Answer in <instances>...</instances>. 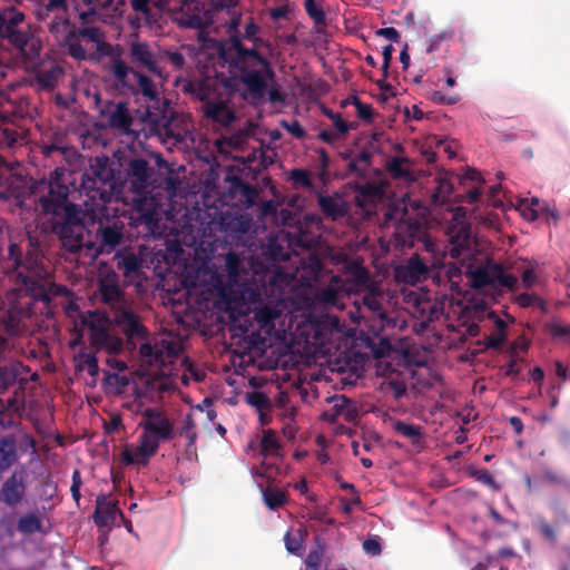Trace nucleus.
Wrapping results in <instances>:
<instances>
[{"mask_svg":"<svg viewBox=\"0 0 570 570\" xmlns=\"http://www.w3.org/2000/svg\"><path fill=\"white\" fill-rule=\"evenodd\" d=\"M39 206L43 215L50 216L52 233L70 253L86 247L96 255H108L122 243L125 225L110 215L107 205L91 204L82 209L70 202L69 187L58 180L49 184Z\"/></svg>","mask_w":570,"mask_h":570,"instance_id":"f257e3e1","label":"nucleus"},{"mask_svg":"<svg viewBox=\"0 0 570 570\" xmlns=\"http://www.w3.org/2000/svg\"><path fill=\"white\" fill-rule=\"evenodd\" d=\"M219 56L235 77L226 78L224 86L234 89L238 79L253 98H262L275 78L271 61L256 48H246L238 36H232L227 48L219 49Z\"/></svg>","mask_w":570,"mask_h":570,"instance_id":"f03ea898","label":"nucleus"},{"mask_svg":"<svg viewBox=\"0 0 570 570\" xmlns=\"http://www.w3.org/2000/svg\"><path fill=\"white\" fill-rule=\"evenodd\" d=\"M81 188L92 204L107 205L112 198H117L121 193V183L115 163L105 155L91 158L82 175Z\"/></svg>","mask_w":570,"mask_h":570,"instance_id":"7ed1b4c3","label":"nucleus"},{"mask_svg":"<svg viewBox=\"0 0 570 570\" xmlns=\"http://www.w3.org/2000/svg\"><path fill=\"white\" fill-rule=\"evenodd\" d=\"M138 94L153 102L147 106L141 117L145 124L144 129H147L150 135H168L174 112L170 110L166 100L160 101L154 81L139 70L135 73V87L130 95Z\"/></svg>","mask_w":570,"mask_h":570,"instance_id":"20e7f679","label":"nucleus"},{"mask_svg":"<svg viewBox=\"0 0 570 570\" xmlns=\"http://www.w3.org/2000/svg\"><path fill=\"white\" fill-rule=\"evenodd\" d=\"M8 261L11 263L8 269L16 272L19 293L30 296L36 302L49 303L50 291L46 283L39 277L40 267L37 257L27 256L22 261V253L17 244L9 246Z\"/></svg>","mask_w":570,"mask_h":570,"instance_id":"39448f33","label":"nucleus"},{"mask_svg":"<svg viewBox=\"0 0 570 570\" xmlns=\"http://www.w3.org/2000/svg\"><path fill=\"white\" fill-rule=\"evenodd\" d=\"M66 46L68 55L78 61L99 60L111 52V45L105 40V33L97 26L71 30Z\"/></svg>","mask_w":570,"mask_h":570,"instance_id":"423d86ee","label":"nucleus"},{"mask_svg":"<svg viewBox=\"0 0 570 570\" xmlns=\"http://www.w3.org/2000/svg\"><path fill=\"white\" fill-rule=\"evenodd\" d=\"M250 314L244 321L243 332L254 345H265L275 332V321L281 311L275 306L259 305Z\"/></svg>","mask_w":570,"mask_h":570,"instance_id":"0eeeda50","label":"nucleus"},{"mask_svg":"<svg viewBox=\"0 0 570 570\" xmlns=\"http://www.w3.org/2000/svg\"><path fill=\"white\" fill-rule=\"evenodd\" d=\"M468 276L474 288L482 289L487 287H504L510 291L517 288L518 278L508 274L499 264H487L482 267L468 271Z\"/></svg>","mask_w":570,"mask_h":570,"instance_id":"6e6552de","label":"nucleus"},{"mask_svg":"<svg viewBox=\"0 0 570 570\" xmlns=\"http://www.w3.org/2000/svg\"><path fill=\"white\" fill-rule=\"evenodd\" d=\"M141 421L139 428L142 429L140 435H146L157 442L170 441L175 436L174 423L165 412L159 407H146L141 411Z\"/></svg>","mask_w":570,"mask_h":570,"instance_id":"1a4fd4ad","label":"nucleus"},{"mask_svg":"<svg viewBox=\"0 0 570 570\" xmlns=\"http://www.w3.org/2000/svg\"><path fill=\"white\" fill-rule=\"evenodd\" d=\"M196 95L204 101V115L213 122L229 126L235 120V114L228 104L222 99L212 98L210 81L205 80L197 85Z\"/></svg>","mask_w":570,"mask_h":570,"instance_id":"9d476101","label":"nucleus"},{"mask_svg":"<svg viewBox=\"0 0 570 570\" xmlns=\"http://www.w3.org/2000/svg\"><path fill=\"white\" fill-rule=\"evenodd\" d=\"M175 21L181 28L205 30L212 23L210 11L205 0H181L179 10L175 13Z\"/></svg>","mask_w":570,"mask_h":570,"instance_id":"9b49d317","label":"nucleus"},{"mask_svg":"<svg viewBox=\"0 0 570 570\" xmlns=\"http://www.w3.org/2000/svg\"><path fill=\"white\" fill-rule=\"evenodd\" d=\"M114 323L121 330L129 350H136L137 343L148 337V330L138 314L128 306L117 309L112 316Z\"/></svg>","mask_w":570,"mask_h":570,"instance_id":"f8f14e48","label":"nucleus"},{"mask_svg":"<svg viewBox=\"0 0 570 570\" xmlns=\"http://www.w3.org/2000/svg\"><path fill=\"white\" fill-rule=\"evenodd\" d=\"M326 278H328V284L316 288L314 293L315 301L326 308L343 309L352 287L338 275L331 274Z\"/></svg>","mask_w":570,"mask_h":570,"instance_id":"ddd939ff","label":"nucleus"},{"mask_svg":"<svg viewBox=\"0 0 570 570\" xmlns=\"http://www.w3.org/2000/svg\"><path fill=\"white\" fill-rule=\"evenodd\" d=\"M154 174V168L149 161L141 158H131L126 167V178L130 185L132 193L142 195L150 186V178Z\"/></svg>","mask_w":570,"mask_h":570,"instance_id":"4468645a","label":"nucleus"},{"mask_svg":"<svg viewBox=\"0 0 570 570\" xmlns=\"http://www.w3.org/2000/svg\"><path fill=\"white\" fill-rule=\"evenodd\" d=\"M98 291L101 302L108 305L114 311V313H116L117 309L126 307L128 304L126 295L119 286L118 277L116 274H110L102 277L99 281Z\"/></svg>","mask_w":570,"mask_h":570,"instance_id":"2eb2a0df","label":"nucleus"},{"mask_svg":"<svg viewBox=\"0 0 570 570\" xmlns=\"http://www.w3.org/2000/svg\"><path fill=\"white\" fill-rule=\"evenodd\" d=\"M425 236V228L416 219H400L395 225L394 243L401 249L412 248Z\"/></svg>","mask_w":570,"mask_h":570,"instance_id":"dca6fc26","label":"nucleus"},{"mask_svg":"<svg viewBox=\"0 0 570 570\" xmlns=\"http://www.w3.org/2000/svg\"><path fill=\"white\" fill-rule=\"evenodd\" d=\"M157 442L146 435H139L138 445L135 449L126 448L121 453L122 462L126 465H147L150 459L157 453Z\"/></svg>","mask_w":570,"mask_h":570,"instance_id":"f3484780","label":"nucleus"},{"mask_svg":"<svg viewBox=\"0 0 570 570\" xmlns=\"http://www.w3.org/2000/svg\"><path fill=\"white\" fill-rule=\"evenodd\" d=\"M26 491L27 485L23 476L13 472L0 488V502L14 509L24 501Z\"/></svg>","mask_w":570,"mask_h":570,"instance_id":"a211bd4d","label":"nucleus"},{"mask_svg":"<svg viewBox=\"0 0 570 570\" xmlns=\"http://www.w3.org/2000/svg\"><path fill=\"white\" fill-rule=\"evenodd\" d=\"M332 403L331 409L323 412L322 417L330 422L335 423L338 419L343 417L346 422H353L357 416V410L354 402L347 396L334 395L328 399Z\"/></svg>","mask_w":570,"mask_h":570,"instance_id":"6ab92c4d","label":"nucleus"},{"mask_svg":"<svg viewBox=\"0 0 570 570\" xmlns=\"http://www.w3.org/2000/svg\"><path fill=\"white\" fill-rule=\"evenodd\" d=\"M116 267L122 273L127 282H139L142 277L144 259L140 255L125 250L118 253L115 257Z\"/></svg>","mask_w":570,"mask_h":570,"instance_id":"aec40b11","label":"nucleus"},{"mask_svg":"<svg viewBox=\"0 0 570 570\" xmlns=\"http://www.w3.org/2000/svg\"><path fill=\"white\" fill-rule=\"evenodd\" d=\"M396 277L407 284H416L425 281L430 275L429 265L423 262L419 254L411 256L406 263L395 271Z\"/></svg>","mask_w":570,"mask_h":570,"instance_id":"412c9836","label":"nucleus"},{"mask_svg":"<svg viewBox=\"0 0 570 570\" xmlns=\"http://www.w3.org/2000/svg\"><path fill=\"white\" fill-rule=\"evenodd\" d=\"M122 517V512L117 507V502L106 494H100L96 499L94 512V522L97 527H111L116 522L117 515Z\"/></svg>","mask_w":570,"mask_h":570,"instance_id":"4be33fe9","label":"nucleus"},{"mask_svg":"<svg viewBox=\"0 0 570 570\" xmlns=\"http://www.w3.org/2000/svg\"><path fill=\"white\" fill-rule=\"evenodd\" d=\"M110 72L115 79V87L121 94H130L135 87V73L137 70L129 67L121 58L111 60Z\"/></svg>","mask_w":570,"mask_h":570,"instance_id":"5701e85b","label":"nucleus"},{"mask_svg":"<svg viewBox=\"0 0 570 570\" xmlns=\"http://www.w3.org/2000/svg\"><path fill=\"white\" fill-rule=\"evenodd\" d=\"M130 62L137 68H144L154 75H160V69L154 52L146 42H134L129 48Z\"/></svg>","mask_w":570,"mask_h":570,"instance_id":"b1692460","label":"nucleus"},{"mask_svg":"<svg viewBox=\"0 0 570 570\" xmlns=\"http://www.w3.org/2000/svg\"><path fill=\"white\" fill-rule=\"evenodd\" d=\"M63 76V69L55 63H43L35 70V82L39 89L52 91Z\"/></svg>","mask_w":570,"mask_h":570,"instance_id":"393cba45","label":"nucleus"},{"mask_svg":"<svg viewBox=\"0 0 570 570\" xmlns=\"http://www.w3.org/2000/svg\"><path fill=\"white\" fill-rule=\"evenodd\" d=\"M90 328L92 344L106 350L109 354H118L122 351V338L110 334L104 326H96L91 324Z\"/></svg>","mask_w":570,"mask_h":570,"instance_id":"a878e982","label":"nucleus"},{"mask_svg":"<svg viewBox=\"0 0 570 570\" xmlns=\"http://www.w3.org/2000/svg\"><path fill=\"white\" fill-rule=\"evenodd\" d=\"M108 106L114 107L108 117L109 127L122 132L130 131L134 119L129 112L128 102L119 101L114 104L112 101H108Z\"/></svg>","mask_w":570,"mask_h":570,"instance_id":"bb28decb","label":"nucleus"},{"mask_svg":"<svg viewBox=\"0 0 570 570\" xmlns=\"http://www.w3.org/2000/svg\"><path fill=\"white\" fill-rule=\"evenodd\" d=\"M299 266L303 271V277L307 281L321 282L332 274L324 268L323 261L315 253H309L306 257L299 259Z\"/></svg>","mask_w":570,"mask_h":570,"instance_id":"cd10ccee","label":"nucleus"},{"mask_svg":"<svg viewBox=\"0 0 570 570\" xmlns=\"http://www.w3.org/2000/svg\"><path fill=\"white\" fill-rule=\"evenodd\" d=\"M265 257L273 263H282L291 259L292 252L288 248V239L286 236L282 238L272 236L268 238L264 249Z\"/></svg>","mask_w":570,"mask_h":570,"instance_id":"c85d7f7f","label":"nucleus"},{"mask_svg":"<svg viewBox=\"0 0 570 570\" xmlns=\"http://www.w3.org/2000/svg\"><path fill=\"white\" fill-rule=\"evenodd\" d=\"M21 364L20 363H8L0 365V395L7 393L18 384L21 386Z\"/></svg>","mask_w":570,"mask_h":570,"instance_id":"c756f323","label":"nucleus"},{"mask_svg":"<svg viewBox=\"0 0 570 570\" xmlns=\"http://www.w3.org/2000/svg\"><path fill=\"white\" fill-rule=\"evenodd\" d=\"M317 203L324 216L332 220L342 218L347 214L346 204L340 198L321 195Z\"/></svg>","mask_w":570,"mask_h":570,"instance_id":"7c9ffc66","label":"nucleus"},{"mask_svg":"<svg viewBox=\"0 0 570 570\" xmlns=\"http://www.w3.org/2000/svg\"><path fill=\"white\" fill-rule=\"evenodd\" d=\"M18 461L17 442L11 435L0 439V473L7 471Z\"/></svg>","mask_w":570,"mask_h":570,"instance_id":"2f4dec72","label":"nucleus"},{"mask_svg":"<svg viewBox=\"0 0 570 570\" xmlns=\"http://www.w3.org/2000/svg\"><path fill=\"white\" fill-rule=\"evenodd\" d=\"M393 429L402 436L409 439L413 445L420 446L422 444L423 433L420 425L397 420L393 423Z\"/></svg>","mask_w":570,"mask_h":570,"instance_id":"473e14b6","label":"nucleus"},{"mask_svg":"<svg viewBox=\"0 0 570 570\" xmlns=\"http://www.w3.org/2000/svg\"><path fill=\"white\" fill-rule=\"evenodd\" d=\"M16 529L24 535L42 532V520L35 512L26 513L18 519Z\"/></svg>","mask_w":570,"mask_h":570,"instance_id":"72a5a7b5","label":"nucleus"},{"mask_svg":"<svg viewBox=\"0 0 570 570\" xmlns=\"http://www.w3.org/2000/svg\"><path fill=\"white\" fill-rule=\"evenodd\" d=\"M410 160L406 157H392L386 161V170L394 179H405L411 176V170L407 166Z\"/></svg>","mask_w":570,"mask_h":570,"instance_id":"f704fd0d","label":"nucleus"},{"mask_svg":"<svg viewBox=\"0 0 570 570\" xmlns=\"http://www.w3.org/2000/svg\"><path fill=\"white\" fill-rule=\"evenodd\" d=\"M59 12H62V8L51 0H33V13L38 21H45Z\"/></svg>","mask_w":570,"mask_h":570,"instance_id":"c9c22d12","label":"nucleus"},{"mask_svg":"<svg viewBox=\"0 0 570 570\" xmlns=\"http://www.w3.org/2000/svg\"><path fill=\"white\" fill-rule=\"evenodd\" d=\"M263 499L267 508L275 511L286 503L287 495L283 490L266 488L263 490Z\"/></svg>","mask_w":570,"mask_h":570,"instance_id":"e433bc0d","label":"nucleus"},{"mask_svg":"<svg viewBox=\"0 0 570 570\" xmlns=\"http://www.w3.org/2000/svg\"><path fill=\"white\" fill-rule=\"evenodd\" d=\"M304 9L318 29L327 26L325 12L316 0H304Z\"/></svg>","mask_w":570,"mask_h":570,"instance_id":"4c0bfd02","label":"nucleus"},{"mask_svg":"<svg viewBox=\"0 0 570 570\" xmlns=\"http://www.w3.org/2000/svg\"><path fill=\"white\" fill-rule=\"evenodd\" d=\"M468 474L494 491L500 490V485L494 480L493 475L485 469L469 468Z\"/></svg>","mask_w":570,"mask_h":570,"instance_id":"58836bf2","label":"nucleus"},{"mask_svg":"<svg viewBox=\"0 0 570 570\" xmlns=\"http://www.w3.org/2000/svg\"><path fill=\"white\" fill-rule=\"evenodd\" d=\"M20 324V312L16 311L13 307L9 308L2 317V326L4 333L9 335H14L18 333Z\"/></svg>","mask_w":570,"mask_h":570,"instance_id":"ea45409f","label":"nucleus"},{"mask_svg":"<svg viewBox=\"0 0 570 570\" xmlns=\"http://www.w3.org/2000/svg\"><path fill=\"white\" fill-rule=\"evenodd\" d=\"M279 443L276 436V433L273 430L264 431L263 438L261 440V452L264 456L269 454H274L278 451Z\"/></svg>","mask_w":570,"mask_h":570,"instance_id":"a19ab883","label":"nucleus"},{"mask_svg":"<svg viewBox=\"0 0 570 570\" xmlns=\"http://www.w3.org/2000/svg\"><path fill=\"white\" fill-rule=\"evenodd\" d=\"M416 243H422L423 249L433 255L434 261L431 263L430 267L439 268L443 265L442 259L444 255H440V249L438 245L430 238L429 234L425 232V236L422 239H417Z\"/></svg>","mask_w":570,"mask_h":570,"instance_id":"79ce46f5","label":"nucleus"},{"mask_svg":"<svg viewBox=\"0 0 570 570\" xmlns=\"http://www.w3.org/2000/svg\"><path fill=\"white\" fill-rule=\"evenodd\" d=\"M195 428L196 424L193 419V415L188 413L184 419L183 426L178 430V434L180 436H184L188 441V448L193 446L197 440V433L195 431Z\"/></svg>","mask_w":570,"mask_h":570,"instance_id":"37998d69","label":"nucleus"},{"mask_svg":"<svg viewBox=\"0 0 570 570\" xmlns=\"http://www.w3.org/2000/svg\"><path fill=\"white\" fill-rule=\"evenodd\" d=\"M130 3L139 19L145 20L148 24H151L155 21L153 18V10L150 8V0H131Z\"/></svg>","mask_w":570,"mask_h":570,"instance_id":"c03bdc74","label":"nucleus"},{"mask_svg":"<svg viewBox=\"0 0 570 570\" xmlns=\"http://www.w3.org/2000/svg\"><path fill=\"white\" fill-rule=\"evenodd\" d=\"M362 304L374 315H377L382 321H384L386 318L385 313L383 312V308H382V303L375 294L366 293L362 297Z\"/></svg>","mask_w":570,"mask_h":570,"instance_id":"a18cd8bd","label":"nucleus"},{"mask_svg":"<svg viewBox=\"0 0 570 570\" xmlns=\"http://www.w3.org/2000/svg\"><path fill=\"white\" fill-rule=\"evenodd\" d=\"M70 23L69 14L68 12H59L58 14H55L52 20L48 24V31L51 35H59L61 33Z\"/></svg>","mask_w":570,"mask_h":570,"instance_id":"49530a36","label":"nucleus"},{"mask_svg":"<svg viewBox=\"0 0 570 570\" xmlns=\"http://www.w3.org/2000/svg\"><path fill=\"white\" fill-rule=\"evenodd\" d=\"M240 258L238 254L229 252L225 258V269L230 279H236L240 273Z\"/></svg>","mask_w":570,"mask_h":570,"instance_id":"de8ad7c7","label":"nucleus"},{"mask_svg":"<svg viewBox=\"0 0 570 570\" xmlns=\"http://www.w3.org/2000/svg\"><path fill=\"white\" fill-rule=\"evenodd\" d=\"M351 279L356 286H366L370 283V273L362 265L355 264L350 271Z\"/></svg>","mask_w":570,"mask_h":570,"instance_id":"09e8293b","label":"nucleus"},{"mask_svg":"<svg viewBox=\"0 0 570 570\" xmlns=\"http://www.w3.org/2000/svg\"><path fill=\"white\" fill-rule=\"evenodd\" d=\"M40 51L41 42L31 36L28 45L20 50V53L26 58V60L35 61L39 57Z\"/></svg>","mask_w":570,"mask_h":570,"instance_id":"8fccbe9b","label":"nucleus"},{"mask_svg":"<svg viewBox=\"0 0 570 570\" xmlns=\"http://www.w3.org/2000/svg\"><path fill=\"white\" fill-rule=\"evenodd\" d=\"M284 541H285V547H286V550L289 552V553H293L295 556H301L302 552H303V540L299 535H294L292 534L291 531H287L285 537H284Z\"/></svg>","mask_w":570,"mask_h":570,"instance_id":"3c124183","label":"nucleus"},{"mask_svg":"<svg viewBox=\"0 0 570 570\" xmlns=\"http://www.w3.org/2000/svg\"><path fill=\"white\" fill-rule=\"evenodd\" d=\"M0 531L2 532L1 538L12 539L14 537L16 529L13 514L4 513L0 517Z\"/></svg>","mask_w":570,"mask_h":570,"instance_id":"603ef678","label":"nucleus"},{"mask_svg":"<svg viewBox=\"0 0 570 570\" xmlns=\"http://www.w3.org/2000/svg\"><path fill=\"white\" fill-rule=\"evenodd\" d=\"M453 37V31L444 30L439 33H435L430 37L429 45L426 48L428 53H432L436 51L441 45L442 41L451 39Z\"/></svg>","mask_w":570,"mask_h":570,"instance_id":"864d4df0","label":"nucleus"},{"mask_svg":"<svg viewBox=\"0 0 570 570\" xmlns=\"http://www.w3.org/2000/svg\"><path fill=\"white\" fill-rule=\"evenodd\" d=\"M24 20V14L17 10L16 8H11L2 13H0V22H8L10 26L18 27Z\"/></svg>","mask_w":570,"mask_h":570,"instance_id":"5fc2aeb1","label":"nucleus"},{"mask_svg":"<svg viewBox=\"0 0 570 570\" xmlns=\"http://www.w3.org/2000/svg\"><path fill=\"white\" fill-rule=\"evenodd\" d=\"M353 102H354V106L356 107V112H357L358 118H361L367 122H372L373 116H374L373 108L370 105L363 104L356 97L353 98Z\"/></svg>","mask_w":570,"mask_h":570,"instance_id":"6e6d98bb","label":"nucleus"},{"mask_svg":"<svg viewBox=\"0 0 570 570\" xmlns=\"http://www.w3.org/2000/svg\"><path fill=\"white\" fill-rule=\"evenodd\" d=\"M99 13L96 7H89L87 10L79 12L80 27L95 26L98 21Z\"/></svg>","mask_w":570,"mask_h":570,"instance_id":"4d7b16f0","label":"nucleus"},{"mask_svg":"<svg viewBox=\"0 0 570 570\" xmlns=\"http://www.w3.org/2000/svg\"><path fill=\"white\" fill-rule=\"evenodd\" d=\"M247 402L257 410H263L268 405V397L263 392L254 391L247 394Z\"/></svg>","mask_w":570,"mask_h":570,"instance_id":"13d9d810","label":"nucleus"},{"mask_svg":"<svg viewBox=\"0 0 570 570\" xmlns=\"http://www.w3.org/2000/svg\"><path fill=\"white\" fill-rule=\"evenodd\" d=\"M291 178L295 184H297L304 188L312 187L311 177L305 169H293L291 171Z\"/></svg>","mask_w":570,"mask_h":570,"instance_id":"bf43d9fd","label":"nucleus"},{"mask_svg":"<svg viewBox=\"0 0 570 570\" xmlns=\"http://www.w3.org/2000/svg\"><path fill=\"white\" fill-rule=\"evenodd\" d=\"M507 338L505 333H498L494 331L491 335L484 337V345L490 350H498L502 346Z\"/></svg>","mask_w":570,"mask_h":570,"instance_id":"052dcab7","label":"nucleus"},{"mask_svg":"<svg viewBox=\"0 0 570 570\" xmlns=\"http://www.w3.org/2000/svg\"><path fill=\"white\" fill-rule=\"evenodd\" d=\"M30 38V33L17 30L8 38V40L13 47H16L20 51L23 47L28 45Z\"/></svg>","mask_w":570,"mask_h":570,"instance_id":"680f3d73","label":"nucleus"},{"mask_svg":"<svg viewBox=\"0 0 570 570\" xmlns=\"http://www.w3.org/2000/svg\"><path fill=\"white\" fill-rule=\"evenodd\" d=\"M258 31H259V27L253 21L248 22L245 27L244 38L252 41L254 43L255 48L257 46L263 45V42H264L262 38H258L256 36L258 33Z\"/></svg>","mask_w":570,"mask_h":570,"instance_id":"e2e57ef3","label":"nucleus"},{"mask_svg":"<svg viewBox=\"0 0 570 570\" xmlns=\"http://www.w3.org/2000/svg\"><path fill=\"white\" fill-rule=\"evenodd\" d=\"M80 368H83L87 371V373L95 377L99 373V365L98 361L95 355L88 354L83 357L82 364L80 365Z\"/></svg>","mask_w":570,"mask_h":570,"instance_id":"0e129e2a","label":"nucleus"},{"mask_svg":"<svg viewBox=\"0 0 570 570\" xmlns=\"http://www.w3.org/2000/svg\"><path fill=\"white\" fill-rule=\"evenodd\" d=\"M283 127L295 138L304 139L306 136V131L302 127L298 120L294 119L289 122L283 121Z\"/></svg>","mask_w":570,"mask_h":570,"instance_id":"69168bd1","label":"nucleus"},{"mask_svg":"<svg viewBox=\"0 0 570 570\" xmlns=\"http://www.w3.org/2000/svg\"><path fill=\"white\" fill-rule=\"evenodd\" d=\"M537 528L544 539H547L551 542L556 541L557 533H556L554 529L544 519H540L538 521Z\"/></svg>","mask_w":570,"mask_h":570,"instance_id":"338daca9","label":"nucleus"},{"mask_svg":"<svg viewBox=\"0 0 570 570\" xmlns=\"http://www.w3.org/2000/svg\"><path fill=\"white\" fill-rule=\"evenodd\" d=\"M549 332L554 337H566L570 335V325L553 322L549 324Z\"/></svg>","mask_w":570,"mask_h":570,"instance_id":"774afa93","label":"nucleus"}]
</instances>
